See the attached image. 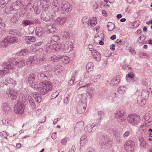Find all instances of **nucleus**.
<instances>
[{
  "mask_svg": "<svg viewBox=\"0 0 152 152\" xmlns=\"http://www.w3.org/2000/svg\"><path fill=\"white\" fill-rule=\"evenodd\" d=\"M38 90L40 94L44 95L48 93L52 89V83L49 81L44 82L39 84Z\"/></svg>",
  "mask_w": 152,
  "mask_h": 152,
  "instance_id": "obj_1",
  "label": "nucleus"
},
{
  "mask_svg": "<svg viewBox=\"0 0 152 152\" xmlns=\"http://www.w3.org/2000/svg\"><path fill=\"white\" fill-rule=\"evenodd\" d=\"M3 67L4 68L0 70V75L2 76H4L9 72V71L11 70H14L15 69L14 66H12L11 65L4 63L3 64Z\"/></svg>",
  "mask_w": 152,
  "mask_h": 152,
  "instance_id": "obj_2",
  "label": "nucleus"
},
{
  "mask_svg": "<svg viewBox=\"0 0 152 152\" xmlns=\"http://www.w3.org/2000/svg\"><path fill=\"white\" fill-rule=\"evenodd\" d=\"M9 63L10 65H11L12 66H14L16 68V66L18 67H22L25 65L26 63L25 60L22 59L18 61H15V60L12 59L9 60Z\"/></svg>",
  "mask_w": 152,
  "mask_h": 152,
  "instance_id": "obj_3",
  "label": "nucleus"
},
{
  "mask_svg": "<svg viewBox=\"0 0 152 152\" xmlns=\"http://www.w3.org/2000/svg\"><path fill=\"white\" fill-rule=\"evenodd\" d=\"M129 116L130 118L129 119V121L132 125H137L140 122L141 118L139 115H130Z\"/></svg>",
  "mask_w": 152,
  "mask_h": 152,
  "instance_id": "obj_4",
  "label": "nucleus"
},
{
  "mask_svg": "<svg viewBox=\"0 0 152 152\" xmlns=\"http://www.w3.org/2000/svg\"><path fill=\"white\" fill-rule=\"evenodd\" d=\"M135 143L132 140L126 141L124 145V148L127 152H134Z\"/></svg>",
  "mask_w": 152,
  "mask_h": 152,
  "instance_id": "obj_5",
  "label": "nucleus"
},
{
  "mask_svg": "<svg viewBox=\"0 0 152 152\" xmlns=\"http://www.w3.org/2000/svg\"><path fill=\"white\" fill-rule=\"evenodd\" d=\"M15 113L18 114H22L24 112V107L23 104L18 103L15 104L14 107Z\"/></svg>",
  "mask_w": 152,
  "mask_h": 152,
  "instance_id": "obj_6",
  "label": "nucleus"
},
{
  "mask_svg": "<svg viewBox=\"0 0 152 152\" xmlns=\"http://www.w3.org/2000/svg\"><path fill=\"white\" fill-rule=\"evenodd\" d=\"M115 117L118 120H121L123 121H125L126 119V115L124 110H121L117 111L115 114Z\"/></svg>",
  "mask_w": 152,
  "mask_h": 152,
  "instance_id": "obj_7",
  "label": "nucleus"
},
{
  "mask_svg": "<svg viewBox=\"0 0 152 152\" xmlns=\"http://www.w3.org/2000/svg\"><path fill=\"white\" fill-rule=\"evenodd\" d=\"M72 43L70 41H68L66 42L64 45H62V49L65 53L69 52L72 49Z\"/></svg>",
  "mask_w": 152,
  "mask_h": 152,
  "instance_id": "obj_8",
  "label": "nucleus"
},
{
  "mask_svg": "<svg viewBox=\"0 0 152 152\" xmlns=\"http://www.w3.org/2000/svg\"><path fill=\"white\" fill-rule=\"evenodd\" d=\"M70 5L67 2L62 4L61 6V10L63 11L64 13L69 12L70 10Z\"/></svg>",
  "mask_w": 152,
  "mask_h": 152,
  "instance_id": "obj_9",
  "label": "nucleus"
},
{
  "mask_svg": "<svg viewBox=\"0 0 152 152\" xmlns=\"http://www.w3.org/2000/svg\"><path fill=\"white\" fill-rule=\"evenodd\" d=\"M92 54L93 57L96 61H99L101 60V55L99 52L96 50H94V51L92 52Z\"/></svg>",
  "mask_w": 152,
  "mask_h": 152,
  "instance_id": "obj_10",
  "label": "nucleus"
},
{
  "mask_svg": "<svg viewBox=\"0 0 152 152\" xmlns=\"http://www.w3.org/2000/svg\"><path fill=\"white\" fill-rule=\"evenodd\" d=\"M7 94H8L12 99H15L16 97V92L13 89H10L7 92Z\"/></svg>",
  "mask_w": 152,
  "mask_h": 152,
  "instance_id": "obj_11",
  "label": "nucleus"
},
{
  "mask_svg": "<svg viewBox=\"0 0 152 152\" xmlns=\"http://www.w3.org/2000/svg\"><path fill=\"white\" fill-rule=\"evenodd\" d=\"M34 61V57L32 56H30L27 60L26 64L28 66H30L35 63Z\"/></svg>",
  "mask_w": 152,
  "mask_h": 152,
  "instance_id": "obj_12",
  "label": "nucleus"
},
{
  "mask_svg": "<svg viewBox=\"0 0 152 152\" xmlns=\"http://www.w3.org/2000/svg\"><path fill=\"white\" fill-rule=\"evenodd\" d=\"M2 110L3 113L5 114H8L10 113L11 108L9 105H6L3 106Z\"/></svg>",
  "mask_w": 152,
  "mask_h": 152,
  "instance_id": "obj_13",
  "label": "nucleus"
},
{
  "mask_svg": "<svg viewBox=\"0 0 152 152\" xmlns=\"http://www.w3.org/2000/svg\"><path fill=\"white\" fill-rule=\"evenodd\" d=\"M50 48L52 49L55 50L56 51L59 50L61 48L62 49V46L61 44L60 43H58L57 44H54L53 46H50Z\"/></svg>",
  "mask_w": 152,
  "mask_h": 152,
  "instance_id": "obj_14",
  "label": "nucleus"
},
{
  "mask_svg": "<svg viewBox=\"0 0 152 152\" xmlns=\"http://www.w3.org/2000/svg\"><path fill=\"white\" fill-rule=\"evenodd\" d=\"M92 86L91 85L90 83L87 84L82 86L80 88H84L87 89V91L88 92H91L93 91L94 89V88H93Z\"/></svg>",
  "mask_w": 152,
  "mask_h": 152,
  "instance_id": "obj_15",
  "label": "nucleus"
},
{
  "mask_svg": "<svg viewBox=\"0 0 152 152\" xmlns=\"http://www.w3.org/2000/svg\"><path fill=\"white\" fill-rule=\"evenodd\" d=\"M25 40L26 41L27 43H29L31 42H34L36 40L35 37L33 36H26L24 38Z\"/></svg>",
  "mask_w": 152,
  "mask_h": 152,
  "instance_id": "obj_16",
  "label": "nucleus"
},
{
  "mask_svg": "<svg viewBox=\"0 0 152 152\" xmlns=\"http://www.w3.org/2000/svg\"><path fill=\"white\" fill-rule=\"evenodd\" d=\"M94 64L92 63H88L86 65V69L88 72H89L93 70Z\"/></svg>",
  "mask_w": 152,
  "mask_h": 152,
  "instance_id": "obj_17",
  "label": "nucleus"
},
{
  "mask_svg": "<svg viewBox=\"0 0 152 152\" xmlns=\"http://www.w3.org/2000/svg\"><path fill=\"white\" fill-rule=\"evenodd\" d=\"M62 56L58 55L57 56H53L50 57L49 60L53 62L58 61L62 59Z\"/></svg>",
  "mask_w": 152,
  "mask_h": 152,
  "instance_id": "obj_18",
  "label": "nucleus"
},
{
  "mask_svg": "<svg viewBox=\"0 0 152 152\" xmlns=\"http://www.w3.org/2000/svg\"><path fill=\"white\" fill-rule=\"evenodd\" d=\"M34 97L35 99V100L38 103H39L41 101V97L39 96V94L38 93L36 92H34L33 94Z\"/></svg>",
  "mask_w": 152,
  "mask_h": 152,
  "instance_id": "obj_19",
  "label": "nucleus"
},
{
  "mask_svg": "<svg viewBox=\"0 0 152 152\" xmlns=\"http://www.w3.org/2000/svg\"><path fill=\"white\" fill-rule=\"evenodd\" d=\"M9 39L8 37L4 38L2 41L1 44L2 45L6 46L7 45L10 44Z\"/></svg>",
  "mask_w": 152,
  "mask_h": 152,
  "instance_id": "obj_20",
  "label": "nucleus"
},
{
  "mask_svg": "<svg viewBox=\"0 0 152 152\" xmlns=\"http://www.w3.org/2000/svg\"><path fill=\"white\" fill-rule=\"evenodd\" d=\"M57 22V24L60 25L64 24L66 22V19L62 18H58L56 20Z\"/></svg>",
  "mask_w": 152,
  "mask_h": 152,
  "instance_id": "obj_21",
  "label": "nucleus"
},
{
  "mask_svg": "<svg viewBox=\"0 0 152 152\" xmlns=\"http://www.w3.org/2000/svg\"><path fill=\"white\" fill-rule=\"evenodd\" d=\"M107 29L108 31H112L115 28V25L113 23L110 22L107 25Z\"/></svg>",
  "mask_w": 152,
  "mask_h": 152,
  "instance_id": "obj_22",
  "label": "nucleus"
},
{
  "mask_svg": "<svg viewBox=\"0 0 152 152\" xmlns=\"http://www.w3.org/2000/svg\"><path fill=\"white\" fill-rule=\"evenodd\" d=\"M127 89V88L126 87L123 86L119 87L118 89V91L120 93L124 94L126 92Z\"/></svg>",
  "mask_w": 152,
  "mask_h": 152,
  "instance_id": "obj_23",
  "label": "nucleus"
},
{
  "mask_svg": "<svg viewBox=\"0 0 152 152\" xmlns=\"http://www.w3.org/2000/svg\"><path fill=\"white\" fill-rule=\"evenodd\" d=\"M8 37H9V40L10 43H15L18 41V39L16 37H14L12 36H10Z\"/></svg>",
  "mask_w": 152,
  "mask_h": 152,
  "instance_id": "obj_24",
  "label": "nucleus"
},
{
  "mask_svg": "<svg viewBox=\"0 0 152 152\" xmlns=\"http://www.w3.org/2000/svg\"><path fill=\"white\" fill-rule=\"evenodd\" d=\"M101 40H102V38L101 36L98 35V34H96L94 39V42L98 43Z\"/></svg>",
  "mask_w": 152,
  "mask_h": 152,
  "instance_id": "obj_25",
  "label": "nucleus"
},
{
  "mask_svg": "<svg viewBox=\"0 0 152 152\" xmlns=\"http://www.w3.org/2000/svg\"><path fill=\"white\" fill-rule=\"evenodd\" d=\"M42 7L45 10L48 7V5L49 3V1L47 0H43L42 1Z\"/></svg>",
  "mask_w": 152,
  "mask_h": 152,
  "instance_id": "obj_26",
  "label": "nucleus"
},
{
  "mask_svg": "<svg viewBox=\"0 0 152 152\" xmlns=\"http://www.w3.org/2000/svg\"><path fill=\"white\" fill-rule=\"evenodd\" d=\"M28 53V50L27 49H23L19 53V55L20 56H26Z\"/></svg>",
  "mask_w": 152,
  "mask_h": 152,
  "instance_id": "obj_27",
  "label": "nucleus"
},
{
  "mask_svg": "<svg viewBox=\"0 0 152 152\" xmlns=\"http://www.w3.org/2000/svg\"><path fill=\"white\" fill-rule=\"evenodd\" d=\"M93 125H92V126L91 125H88L86 126L85 128V131L89 132H91L92 130V126H93L94 127L95 125V124H93Z\"/></svg>",
  "mask_w": 152,
  "mask_h": 152,
  "instance_id": "obj_28",
  "label": "nucleus"
},
{
  "mask_svg": "<svg viewBox=\"0 0 152 152\" xmlns=\"http://www.w3.org/2000/svg\"><path fill=\"white\" fill-rule=\"evenodd\" d=\"M97 19L96 17L91 18L90 20V24L91 25L94 26H95L97 23Z\"/></svg>",
  "mask_w": 152,
  "mask_h": 152,
  "instance_id": "obj_29",
  "label": "nucleus"
},
{
  "mask_svg": "<svg viewBox=\"0 0 152 152\" xmlns=\"http://www.w3.org/2000/svg\"><path fill=\"white\" fill-rule=\"evenodd\" d=\"M87 141L86 137V135L83 136L80 138V144L82 146H83L85 143Z\"/></svg>",
  "mask_w": 152,
  "mask_h": 152,
  "instance_id": "obj_30",
  "label": "nucleus"
},
{
  "mask_svg": "<svg viewBox=\"0 0 152 152\" xmlns=\"http://www.w3.org/2000/svg\"><path fill=\"white\" fill-rule=\"evenodd\" d=\"M137 103L141 105H143L145 104V100H143L141 97H139L137 100Z\"/></svg>",
  "mask_w": 152,
  "mask_h": 152,
  "instance_id": "obj_31",
  "label": "nucleus"
},
{
  "mask_svg": "<svg viewBox=\"0 0 152 152\" xmlns=\"http://www.w3.org/2000/svg\"><path fill=\"white\" fill-rule=\"evenodd\" d=\"M142 83L145 86L150 84L151 83V79L148 78L144 79Z\"/></svg>",
  "mask_w": 152,
  "mask_h": 152,
  "instance_id": "obj_32",
  "label": "nucleus"
},
{
  "mask_svg": "<svg viewBox=\"0 0 152 152\" xmlns=\"http://www.w3.org/2000/svg\"><path fill=\"white\" fill-rule=\"evenodd\" d=\"M62 61L65 64H68L69 63L70 61V59L67 56H62Z\"/></svg>",
  "mask_w": 152,
  "mask_h": 152,
  "instance_id": "obj_33",
  "label": "nucleus"
},
{
  "mask_svg": "<svg viewBox=\"0 0 152 152\" xmlns=\"http://www.w3.org/2000/svg\"><path fill=\"white\" fill-rule=\"evenodd\" d=\"M148 127L145 123H144L143 124L141 125L140 127V131H146L147 128Z\"/></svg>",
  "mask_w": 152,
  "mask_h": 152,
  "instance_id": "obj_34",
  "label": "nucleus"
},
{
  "mask_svg": "<svg viewBox=\"0 0 152 152\" xmlns=\"http://www.w3.org/2000/svg\"><path fill=\"white\" fill-rule=\"evenodd\" d=\"M140 145L142 147H145L146 146V142L145 140L142 138L141 139V141L140 144Z\"/></svg>",
  "mask_w": 152,
  "mask_h": 152,
  "instance_id": "obj_35",
  "label": "nucleus"
},
{
  "mask_svg": "<svg viewBox=\"0 0 152 152\" xmlns=\"http://www.w3.org/2000/svg\"><path fill=\"white\" fill-rule=\"evenodd\" d=\"M22 23L25 26L32 24V22L30 20H23Z\"/></svg>",
  "mask_w": 152,
  "mask_h": 152,
  "instance_id": "obj_36",
  "label": "nucleus"
},
{
  "mask_svg": "<svg viewBox=\"0 0 152 152\" xmlns=\"http://www.w3.org/2000/svg\"><path fill=\"white\" fill-rule=\"evenodd\" d=\"M84 126V123L82 122H80L76 124V127L78 128H83Z\"/></svg>",
  "mask_w": 152,
  "mask_h": 152,
  "instance_id": "obj_37",
  "label": "nucleus"
},
{
  "mask_svg": "<svg viewBox=\"0 0 152 152\" xmlns=\"http://www.w3.org/2000/svg\"><path fill=\"white\" fill-rule=\"evenodd\" d=\"M62 35L64 38L68 39L69 38V33L68 32H64L63 33Z\"/></svg>",
  "mask_w": 152,
  "mask_h": 152,
  "instance_id": "obj_38",
  "label": "nucleus"
},
{
  "mask_svg": "<svg viewBox=\"0 0 152 152\" xmlns=\"http://www.w3.org/2000/svg\"><path fill=\"white\" fill-rule=\"evenodd\" d=\"M61 91V89H58L53 94V95H55V96H53V97L55 98L57 97L59 93Z\"/></svg>",
  "mask_w": 152,
  "mask_h": 152,
  "instance_id": "obj_39",
  "label": "nucleus"
},
{
  "mask_svg": "<svg viewBox=\"0 0 152 152\" xmlns=\"http://www.w3.org/2000/svg\"><path fill=\"white\" fill-rule=\"evenodd\" d=\"M52 5L54 6L56 8V9H57V10L56 11V12L58 11V1L57 0H54Z\"/></svg>",
  "mask_w": 152,
  "mask_h": 152,
  "instance_id": "obj_40",
  "label": "nucleus"
},
{
  "mask_svg": "<svg viewBox=\"0 0 152 152\" xmlns=\"http://www.w3.org/2000/svg\"><path fill=\"white\" fill-rule=\"evenodd\" d=\"M89 19L87 17H84L83 18L82 21L83 23H88Z\"/></svg>",
  "mask_w": 152,
  "mask_h": 152,
  "instance_id": "obj_41",
  "label": "nucleus"
},
{
  "mask_svg": "<svg viewBox=\"0 0 152 152\" xmlns=\"http://www.w3.org/2000/svg\"><path fill=\"white\" fill-rule=\"evenodd\" d=\"M59 39V36L57 35L53 36L52 37V40L55 42H57Z\"/></svg>",
  "mask_w": 152,
  "mask_h": 152,
  "instance_id": "obj_42",
  "label": "nucleus"
},
{
  "mask_svg": "<svg viewBox=\"0 0 152 152\" xmlns=\"http://www.w3.org/2000/svg\"><path fill=\"white\" fill-rule=\"evenodd\" d=\"M45 60V58H41L37 60V62L39 64H42L44 62Z\"/></svg>",
  "mask_w": 152,
  "mask_h": 152,
  "instance_id": "obj_43",
  "label": "nucleus"
},
{
  "mask_svg": "<svg viewBox=\"0 0 152 152\" xmlns=\"http://www.w3.org/2000/svg\"><path fill=\"white\" fill-rule=\"evenodd\" d=\"M31 86L33 88L37 89L38 88V84L35 82H32L31 84Z\"/></svg>",
  "mask_w": 152,
  "mask_h": 152,
  "instance_id": "obj_44",
  "label": "nucleus"
},
{
  "mask_svg": "<svg viewBox=\"0 0 152 152\" xmlns=\"http://www.w3.org/2000/svg\"><path fill=\"white\" fill-rule=\"evenodd\" d=\"M0 136L2 137H5L6 139H7V134L5 131H3L0 133Z\"/></svg>",
  "mask_w": 152,
  "mask_h": 152,
  "instance_id": "obj_45",
  "label": "nucleus"
},
{
  "mask_svg": "<svg viewBox=\"0 0 152 152\" xmlns=\"http://www.w3.org/2000/svg\"><path fill=\"white\" fill-rule=\"evenodd\" d=\"M35 79V78L34 77H31L29 78L28 80L30 83L31 84L32 82H34Z\"/></svg>",
  "mask_w": 152,
  "mask_h": 152,
  "instance_id": "obj_46",
  "label": "nucleus"
},
{
  "mask_svg": "<svg viewBox=\"0 0 152 152\" xmlns=\"http://www.w3.org/2000/svg\"><path fill=\"white\" fill-rule=\"evenodd\" d=\"M17 18L14 16L11 18V21L12 23H14L15 22L17 21Z\"/></svg>",
  "mask_w": 152,
  "mask_h": 152,
  "instance_id": "obj_47",
  "label": "nucleus"
},
{
  "mask_svg": "<svg viewBox=\"0 0 152 152\" xmlns=\"http://www.w3.org/2000/svg\"><path fill=\"white\" fill-rule=\"evenodd\" d=\"M56 31V28L52 25V28L51 29H50V32L51 33H53Z\"/></svg>",
  "mask_w": 152,
  "mask_h": 152,
  "instance_id": "obj_48",
  "label": "nucleus"
},
{
  "mask_svg": "<svg viewBox=\"0 0 152 152\" xmlns=\"http://www.w3.org/2000/svg\"><path fill=\"white\" fill-rule=\"evenodd\" d=\"M130 134V132L129 131L126 132L124 134L123 136L124 137H127Z\"/></svg>",
  "mask_w": 152,
  "mask_h": 152,
  "instance_id": "obj_49",
  "label": "nucleus"
},
{
  "mask_svg": "<svg viewBox=\"0 0 152 152\" xmlns=\"http://www.w3.org/2000/svg\"><path fill=\"white\" fill-rule=\"evenodd\" d=\"M67 142V140L66 139L64 138L62 139L61 141V143L64 145H65L66 144V142Z\"/></svg>",
  "mask_w": 152,
  "mask_h": 152,
  "instance_id": "obj_50",
  "label": "nucleus"
},
{
  "mask_svg": "<svg viewBox=\"0 0 152 152\" xmlns=\"http://www.w3.org/2000/svg\"><path fill=\"white\" fill-rule=\"evenodd\" d=\"M88 48H89V50L91 51H93V52L94 51V50H94V46L91 44H90L88 46Z\"/></svg>",
  "mask_w": 152,
  "mask_h": 152,
  "instance_id": "obj_51",
  "label": "nucleus"
},
{
  "mask_svg": "<svg viewBox=\"0 0 152 152\" xmlns=\"http://www.w3.org/2000/svg\"><path fill=\"white\" fill-rule=\"evenodd\" d=\"M148 127L151 125L152 124V121H149L145 123Z\"/></svg>",
  "mask_w": 152,
  "mask_h": 152,
  "instance_id": "obj_52",
  "label": "nucleus"
},
{
  "mask_svg": "<svg viewBox=\"0 0 152 152\" xmlns=\"http://www.w3.org/2000/svg\"><path fill=\"white\" fill-rule=\"evenodd\" d=\"M130 52L133 55L135 54L136 52L133 48H131L130 50Z\"/></svg>",
  "mask_w": 152,
  "mask_h": 152,
  "instance_id": "obj_53",
  "label": "nucleus"
},
{
  "mask_svg": "<svg viewBox=\"0 0 152 152\" xmlns=\"http://www.w3.org/2000/svg\"><path fill=\"white\" fill-rule=\"evenodd\" d=\"M10 83L12 84L13 85L15 86L16 85V82L14 80H13L12 79L10 78Z\"/></svg>",
  "mask_w": 152,
  "mask_h": 152,
  "instance_id": "obj_54",
  "label": "nucleus"
},
{
  "mask_svg": "<svg viewBox=\"0 0 152 152\" xmlns=\"http://www.w3.org/2000/svg\"><path fill=\"white\" fill-rule=\"evenodd\" d=\"M5 26V24L2 22H1L0 23V28L1 29H4Z\"/></svg>",
  "mask_w": 152,
  "mask_h": 152,
  "instance_id": "obj_55",
  "label": "nucleus"
},
{
  "mask_svg": "<svg viewBox=\"0 0 152 152\" xmlns=\"http://www.w3.org/2000/svg\"><path fill=\"white\" fill-rule=\"evenodd\" d=\"M52 138L54 140L56 139V133H53L52 134Z\"/></svg>",
  "mask_w": 152,
  "mask_h": 152,
  "instance_id": "obj_56",
  "label": "nucleus"
},
{
  "mask_svg": "<svg viewBox=\"0 0 152 152\" xmlns=\"http://www.w3.org/2000/svg\"><path fill=\"white\" fill-rule=\"evenodd\" d=\"M36 32V33L37 35L39 37L42 35V33L41 31L39 32L38 31H37V29Z\"/></svg>",
  "mask_w": 152,
  "mask_h": 152,
  "instance_id": "obj_57",
  "label": "nucleus"
},
{
  "mask_svg": "<svg viewBox=\"0 0 152 152\" xmlns=\"http://www.w3.org/2000/svg\"><path fill=\"white\" fill-rule=\"evenodd\" d=\"M128 77H130L131 78H133L134 75L132 73H130L128 75Z\"/></svg>",
  "mask_w": 152,
  "mask_h": 152,
  "instance_id": "obj_58",
  "label": "nucleus"
},
{
  "mask_svg": "<svg viewBox=\"0 0 152 152\" xmlns=\"http://www.w3.org/2000/svg\"><path fill=\"white\" fill-rule=\"evenodd\" d=\"M74 82V81L72 79V78L71 80H70L69 81V84L70 85H71Z\"/></svg>",
  "mask_w": 152,
  "mask_h": 152,
  "instance_id": "obj_59",
  "label": "nucleus"
},
{
  "mask_svg": "<svg viewBox=\"0 0 152 152\" xmlns=\"http://www.w3.org/2000/svg\"><path fill=\"white\" fill-rule=\"evenodd\" d=\"M115 45L114 44H112L110 46V49L114 50L115 49Z\"/></svg>",
  "mask_w": 152,
  "mask_h": 152,
  "instance_id": "obj_60",
  "label": "nucleus"
},
{
  "mask_svg": "<svg viewBox=\"0 0 152 152\" xmlns=\"http://www.w3.org/2000/svg\"><path fill=\"white\" fill-rule=\"evenodd\" d=\"M116 36L115 35H113L110 37V39L114 40L116 38Z\"/></svg>",
  "mask_w": 152,
  "mask_h": 152,
  "instance_id": "obj_61",
  "label": "nucleus"
},
{
  "mask_svg": "<svg viewBox=\"0 0 152 152\" xmlns=\"http://www.w3.org/2000/svg\"><path fill=\"white\" fill-rule=\"evenodd\" d=\"M30 29L31 30V32H30V33H33L34 32V28L33 27H29V28H28L29 30H30Z\"/></svg>",
  "mask_w": 152,
  "mask_h": 152,
  "instance_id": "obj_62",
  "label": "nucleus"
},
{
  "mask_svg": "<svg viewBox=\"0 0 152 152\" xmlns=\"http://www.w3.org/2000/svg\"><path fill=\"white\" fill-rule=\"evenodd\" d=\"M41 112V109H38L36 111V113L37 115L40 114Z\"/></svg>",
  "mask_w": 152,
  "mask_h": 152,
  "instance_id": "obj_63",
  "label": "nucleus"
},
{
  "mask_svg": "<svg viewBox=\"0 0 152 152\" xmlns=\"http://www.w3.org/2000/svg\"><path fill=\"white\" fill-rule=\"evenodd\" d=\"M20 2V1H16L15 2L13 3V5H18L19 4Z\"/></svg>",
  "mask_w": 152,
  "mask_h": 152,
  "instance_id": "obj_64",
  "label": "nucleus"
}]
</instances>
